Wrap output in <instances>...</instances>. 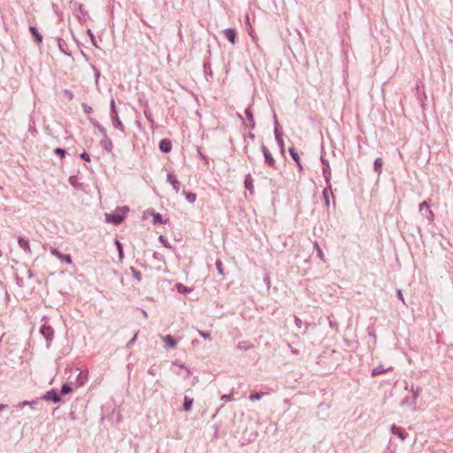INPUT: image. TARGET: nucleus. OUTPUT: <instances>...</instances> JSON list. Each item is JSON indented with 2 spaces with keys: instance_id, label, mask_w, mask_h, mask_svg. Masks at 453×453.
<instances>
[{
  "instance_id": "nucleus-1",
  "label": "nucleus",
  "mask_w": 453,
  "mask_h": 453,
  "mask_svg": "<svg viewBox=\"0 0 453 453\" xmlns=\"http://www.w3.org/2000/svg\"><path fill=\"white\" fill-rule=\"evenodd\" d=\"M125 218V213L119 214V213H107L105 214V220L108 223H111L114 225L120 224Z\"/></svg>"
},
{
  "instance_id": "nucleus-2",
  "label": "nucleus",
  "mask_w": 453,
  "mask_h": 453,
  "mask_svg": "<svg viewBox=\"0 0 453 453\" xmlns=\"http://www.w3.org/2000/svg\"><path fill=\"white\" fill-rule=\"evenodd\" d=\"M322 196H323V199H324L326 206L329 207V204H330L329 198H330V196L334 197L331 182H326V187L324 188Z\"/></svg>"
},
{
  "instance_id": "nucleus-3",
  "label": "nucleus",
  "mask_w": 453,
  "mask_h": 453,
  "mask_svg": "<svg viewBox=\"0 0 453 453\" xmlns=\"http://www.w3.org/2000/svg\"><path fill=\"white\" fill-rule=\"evenodd\" d=\"M321 162L324 165L322 173H323V176L326 180V182H331V169H330L329 162H328V160H326L323 157H321Z\"/></svg>"
},
{
  "instance_id": "nucleus-4",
  "label": "nucleus",
  "mask_w": 453,
  "mask_h": 453,
  "mask_svg": "<svg viewBox=\"0 0 453 453\" xmlns=\"http://www.w3.org/2000/svg\"><path fill=\"white\" fill-rule=\"evenodd\" d=\"M261 150L264 154V157H265V162L273 168H276V161L275 159L273 157V156L271 155V153L268 151V150L265 147V146H262L261 148Z\"/></svg>"
},
{
  "instance_id": "nucleus-5",
  "label": "nucleus",
  "mask_w": 453,
  "mask_h": 453,
  "mask_svg": "<svg viewBox=\"0 0 453 453\" xmlns=\"http://www.w3.org/2000/svg\"><path fill=\"white\" fill-rule=\"evenodd\" d=\"M45 401H53L54 403H59L61 398L58 395L57 391L55 389L49 390L45 395L42 397Z\"/></svg>"
},
{
  "instance_id": "nucleus-6",
  "label": "nucleus",
  "mask_w": 453,
  "mask_h": 453,
  "mask_svg": "<svg viewBox=\"0 0 453 453\" xmlns=\"http://www.w3.org/2000/svg\"><path fill=\"white\" fill-rule=\"evenodd\" d=\"M41 334L44 336L47 342L50 341L52 339L54 331L51 328V326L47 325H42L40 329Z\"/></svg>"
},
{
  "instance_id": "nucleus-7",
  "label": "nucleus",
  "mask_w": 453,
  "mask_h": 453,
  "mask_svg": "<svg viewBox=\"0 0 453 453\" xmlns=\"http://www.w3.org/2000/svg\"><path fill=\"white\" fill-rule=\"evenodd\" d=\"M51 254L55 257H58L62 262H65L66 264L72 263L71 256L68 254H62L60 251H58L57 249L51 250Z\"/></svg>"
},
{
  "instance_id": "nucleus-8",
  "label": "nucleus",
  "mask_w": 453,
  "mask_h": 453,
  "mask_svg": "<svg viewBox=\"0 0 453 453\" xmlns=\"http://www.w3.org/2000/svg\"><path fill=\"white\" fill-rule=\"evenodd\" d=\"M159 150L164 153H169L172 150V142L170 140L163 139L159 142Z\"/></svg>"
},
{
  "instance_id": "nucleus-9",
  "label": "nucleus",
  "mask_w": 453,
  "mask_h": 453,
  "mask_svg": "<svg viewBox=\"0 0 453 453\" xmlns=\"http://www.w3.org/2000/svg\"><path fill=\"white\" fill-rule=\"evenodd\" d=\"M167 180L172 184L173 189L178 193L180 189V183L173 173L167 174Z\"/></svg>"
},
{
  "instance_id": "nucleus-10",
  "label": "nucleus",
  "mask_w": 453,
  "mask_h": 453,
  "mask_svg": "<svg viewBox=\"0 0 453 453\" xmlns=\"http://www.w3.org/2000/svg\"><path fill=\"white\" fill-rule=\"evenodd\" d=\"M223 32H224L226 37L227 38V40L231 43L234 44L235 38H236V31H235V29H234V28H226Z\"/></svg>"
},
{
  "instance_id": "nucleus-11",
  "label": "nucleus",
  "mask_w": 453,
  "mask_h": 453,
  "mask_svg": "<svg viewBox=\"0 0 453 453\" xmlns=\"http://www.w3.org/2000/svg\"><path fill=\"white\" fill-rule=\"evenodd\" d=\"M391 432L393 434L398 436L401 439V441H404L406 438V434L404 433V431L401 427L396 426L395 425H393L391 426Z\"/></svg>"
},
{
  "instance_id": "nucleus-12",
  "label": "nucleus",
  "mask_w": 453,
  "mask_h": 453,
  "mask_svg": "<svg viewBox=\"0 0 453 453\" xmlns=\"http://www.w3.org/2000/svg\"><path fill=\"white\" fill-rule=\"evenodd\" d=\"M111 118L113 127L117 129L123 131L124 127H123L121 120L119 118L118 113L111 114Z\"/></svg>"
},
{
  "instance_id": "nucleus-13",
  "label": "nucleus",
  "mask_w": 453,
  "mask_h": 453,
  "mask_svg": "<svg viewBox=\"0 0 453 453\" xmlns=\"http://www.w3.org/2000/svg\"><path fill=\"white\" fill-rule=\"evenodd\" d=\"M18 243L21 249H23L26 252L30 253L31 249L29 245V241L24 237L18 238Z\"/></svg>"
},
{
  "instance_id": "nucleus-14",
  "label": "nucleus",
  "mask_w": 453,
  "mask_h": 453,
  "mask_svg": "<svg viewBox=\"0 0 453 453\" xmlns=\"http://www.w3.org/2000/svg\"><path fill=\"white\" fill-rule=\"evenodd\" d=\"M288 151H289V154L291 155L292 158L297 164V165L299 167V170L303 171V165L301 164L300 157H299V155L296 152V150L293 147H291V148L288 149Z\"/></svg>"
},
{
  "instance_id": "nucleus-15",
  "label": "nucleus",
  "mask_w": 453,
  "mask_h": 453,
  "mask_svg": "<svg viewBox=\"0 0 453 453\" xmlns=\"http://www.w3.org/2000/svg\"><path fill=\"white\" fill-rule=\"evenodd\" d=\"M162 340L167 348L173 349L176 347V341L171 335H165L162 337Z\"/></svg>"
},
{
  "instance_id": "nucleus-16",
  "label": "nucleus",
  "mask_w": 453,
  "mask_h": 453,
  "mask_svg": "<svg viewBox=\"0 0 453 453\" xmlns=\"http://www.w3.org/2000/svg\"><path fill=\"white\" fill-rule=\"evenodd\" d=\"M392 367H387L385 368L382 365H380L376 367H374L372 370V376H378L380 374H382L389 370H391Z\"/></svg>"
},
{
  "instance_id": "nucleus-17",
  "label": "nucleus",
  "mask_w": 453,
  "mask_h": 453,
  "mask_svg": "<svg viewBox=\"0 0 453 453\" xmlns=\"http://www.w3.org/2000/svg\"><path fill=\"white\" fill-rule=\"evenodd\" d=\"M245 188L250 192V194L254 193V185H253V179L250 175V173L247 174L245 177Z\"/></svg>"
},
{
  "instance_id": "nucleus-18",
  "label": "nucleus",
  "mask_w": 453,
  "mask_h": 453,
  "mask_svg": "<svg viewBox=\"0 0 453 453\" xmlns=\"http://www.w3.org/2000/svg\"><path fill=\"white\" fill-rule=\"evenodd\" d=\"M245 115H246V118L248 119V120L250 121V128H254L255 127V121H254L253 115H252L250 108H247L245 110Z\"/></svg>"
},
{
  "instance_id": "nucleus-19",
  "label": "nucleus",
  "mask_w": 453,
  "mask_h": 453,
  "mask_svg": "<svg viewBox=\"0 0 453 453\" xmlns=\"http://www.w3.org/2000/svg\"><path fill=\"white\" fill-rule=\"evenodd\" d=\"M382 164H383V161H382V158H381V157H377V158L374 160V163H373L374 171H375L377 173H379V174L381 173Z\"/></svg>"
},
{
  "instance_id": "nucleus-20",
  "label": "nucleus",
  "mask_w": 453,
  "mask_h": 453,
  "mask_svg": "<svg viewBox=\"0 0 453 453\" xmlns=\"http://www.w3.org/2000/svg\"><path fill=\"white\" fill-rule=\"evenodd\" d=\"M254 346L247 342H240L236 345V348L241 350H249L252 349Z\"/></svg>"
},
{
  "instance_id": "nucleus-21",
  "label": "nucleus",
  "mask_w": 453,
  "mask_h": 453,
  "mask_svg": "<svg viewBox=\"0 0 453 453\" xmlns=\"http://www.w3.org/2000/svg\"><path fill=\"white\" fill-rule=\"evenodd\" d=\"M193 404V399L185 395L184 396V403H183V409L187 411L191 410Z\"/></svg>"
},
{
  "instance_id": "nucleus-22",
  "label": "nucleus",
  "mask_w": 453,
  "mask_h": 453,
  "mask_svg": "<svg viewBox=\"0 0 453 453\" xmlns=\"http://www.w3.org/2000/svg\"><path fill=\"white\" fill-rule=\"evenodd\" d=\"M29 30L31 31V33L33 34V35L35 37V40L38 42H41L42 41V35L38 33L37 29L35 27H29Z\"/></svg>"
},
{
  "instance_id": "nucleus-23",
  "label": "nucleus",
  "mask_w": 453,
  "mask_h": 453,
  "mask_svg": "<svg viewBox=\"0 0 453 453\" xmlns=\"http://www.w3.org/2000/svg\"><path fill=\"white\" fill-rule=\"evenodd\" d=\"M183 195L186 196V199L189 202V203H195L196 200V195L195 193H187V192H183Z\"/></svg>"
},
{
  "instance_id": "nucleus-24",
  "label": "nucleus",
  "mask_w": 453,
  "mask_h": 453,
  "mask_svg": "<svg viewBox=\"0 0 453 453\" xmlns=\"http://www.w3.org/2000/svg\"><path fill=\"white\" fill-rule=\"evenodd\" d=\"M115 244L118 247L119 257L120 260H122L124 258V253H123L121 242L119 240H116Z\"/></svg>"
},
{
  "instance_id": "nucleus-25",
  "label": "nucleus",
  "mask_w": 453,
  "mask_h": 453,
  "mask_svg": "<svg viewBox=\"0 0 453 453\" xmlns=\"http://www.w3.org/2000/svg\"><path fill=\"white\" fill-rule=\"evenodd\" d=\"M35 404H37V401H35V400H33V401L25 400L23 402H20L18 406H19V408H23L26 405H35Z\"/></svg>"
},
{
  "instance_id": "nucleus-26",
  "label": "nucleus",
  "mask_w": 453,
  "mask_h": 453,
  "mask_svg": "<svg viewBox=\"0 0 453 453\" xmlns=\"http://www.w3.org/2000/svg\"><path fill=\"white\" fill-rule=\"evenodd\" d=\"M86 376L83 375L81 372H79L77 375V386H82L84 384Z\"/></svg>"
},
{
  "instance_id": "nucleus-27",
  "label": "nucleus",
  "mask_w": 453,
  "mask_h": 453,
  "mask_svg": "<svg viewBox=\"0 0 453 453\" xmlns=\"http://www.w3.org/2000/svg\"><path fill=\"white\" fill-rule=\"evenodd\" d=\"M264 395H265V393H255V394H252L250 396V400L252 401V402L260 400Z\"/></svg>"
},
{
  "instance_id": "nucleus-28",
  "label": "nucleus",
  "mask_w": 453,
  "mask_h": 453,
  "mask_svg": "<svg viewBox=\"0 0 453 453\" xmlns=\"http://www.w3.org/2000/svg\"><path fill=\"white\" fill-rule=\"evenodd\" d=\"M153 222L156 224V223H165V221L163 220L162 219V216L161 214L159 213H153Z\"/></svg>"
},
{
  "instance_id": "nucleus-29",
  "label": "nucleus",
  "mask_w": 453,
  "mask_h": 453,
  "mask_svg": "<svg viewBox=\"0 0 453 453\" xmlns=\"http://www.w3.org/2000/svg\"><path fill=\"white\" fill-rule=\"evenodd\" d=\"M72 390V388L67 383H65L61 388V394L66 395L70 393Z\"/></svg>"
},
{
  "instance_id": "nucleus-30",
  "label": "nucleus",
  "mask_w": 453,
  "mask_h": 453,
  "mask_svg": "<svg viewBox=\"0 0 453 453\" xmlns=\"http://www.w3.org/2000/svg\"><path fill=\"white\" fill-rule=\"evenodd\" d=\"M176 288H177L178 291L181 292V293H186V292L191 291L189 288H188L186 286L182 285L181 283H178L176 285Z\"/></svg>"
},
{
  "instance_id": "nucleus-31",
  "label": "nucleus",
  "mask_w": 453,
  "mask_h": 453,
  "mask_svg": "<svg viewBox=\"0 0 453 453\" xmlns=\"http://www.w3.org/2000/svg\"><path fill=\"white\" fill-rule=\"evenodd\" d=\"M216 268H217V271H218V273L219 274L224 275L223 265H222V262L220 260H217L216 261Z\"/></svg>"
},
{
  "instance_id": "nucleus-32",
  "label": "nucleus",
  "mask_w": 453,
  "mask_h": 453,
  "mask_svg": "<svg viewBox=\"0 0 453 453\" xmlns=\"http://www.w3.org/2000/svg\"><path fill=\"white\" fill-rule=\"evenodd\" d=\"M275 125H276V127H275V130H274L275 139H276V141H280V139H281V134L279 132V129H278V120L276 119H275Z\"/></svg>"
},
{
  "instance_id": "nucleus-33",
  "label": "nucleus",
  "mask_w": 453,
  "mask_h": 453,
  "mask_svg": "<svg viewBox=\"0 0 453 453\" xmlns=\"http://www.w3.org/2000/svg\"><path fill=\"white\" fill-rule=\"evenodd\" d=\"M104 148L108 152L111 151V150H112V142H111V140H109V139H108V140H106V141L104 142Z\"/></svg>"
},
{
  "instance_id": "nucleus-34",
  "label": "nucleus",
  "mask_w": 453,
  "mask_h": 453,
  "mask_svg": "<svg viewBox=\"0 0 453 453\" xmlns=\"http://www.w3.org/2000/svg\"><path fill=\"white\" fill-rule=\"evenodd\" d=\"M132 272H133V275H134V277L138 281H141V280H142V273H141L139 271H137V270H135V269H134V268H132Z\"/></svg>"
},
{
  "instance_id": "nucleus-35",
  "label": "nucleus",
  "mask_w": 453,
  "mask_h": 453,
  "mask_svg": "<svg viewBox=\"0 0 453 453\" xmlns=\"http://www.w3.org/2000/svg\"><path fill=\"white\" fill-rule=\"evenodd\" d=\"M110 106H111V115L114 114V113H118V111H116L115 101L113 98L111 99Z\"/></svg>"
},
{
  "instance_id": "nucleus-36",
  "label": "nucleus",
  "mask_w": 453,
  "mask_h": 453,
  "mask_svg": "<svg viewBox=\"0 0 453 453\" xmlns=\"http://www.w3.org/2000/svg\"><path fill=\"white\" fill-rule=\"evenodd\" d=\"M198 334H199L200 336H202L204 339H210L211 338L210 332H203L202 330H198Z\"/></svg>"
},
{
  "instance_id": "nucleus-37",
  "label": "nucleus",
  "mask_w": 453,
  "mask_h": 453,
  "mask_svg": "<svg viewBox=\"0 0 453 453\" xmlns=\"http://www.w3.org/2000/svg\"><path fill=\"white\" fill-rule=\"evenodd\" d=\"M82 107H83L84 111H85L86 113L90 114V113H92V112H93V109H92V107H91V106H89V105H88V104H82Z\"/></svg>"
},
{
  "instance_id": "nucleus-38",
  "label": "nucleus",
  "mask_w": 453,
  "mask_h": 453,
  "mask_svg": "<svg viewBox=\"0 0 453 453\" xmlns=\"http://www.w3.org/2000/svg\"><path fill=\"white\" fill-rule=\"evenodd\" d=\"M317 253H318V257H319V259L322 260V261H325V256H324V253H323V251H322L320 247H318Z\"/></svg>"
},
{
  "instance_id": "nucleus-39",
  "label": "nucleus",
  "mask_w": 453,
  "mask_h": 453,
  "mask_svg": "<svg viewBox=\"0 0 453 453\" xmlns=\"http://www.w3.org/2000/svg\"><path fill=\"white\" fill-rule=\"evenodd\" d=\"M427 211H428V216L426 217V219H428V221L432 222L434 220V214L433 211H431L429 208H428Z\"/></svg>"
},
{
  "instance_id": "nucleus-40",
  "label": "nucleus",
  "mask_w": 453,
  "mask_h": 453,
  "mask_svg": "<svg viewBox=\"0 0 453 453\" xmlns=\"http://www.w3.org/2000/svg\"><path fill=\"white\" fill-rule=\"evenodd\" d=\"M429 208V205H428V203L426 201H424L423 203H421L419 204V211H421L423 209H426L428 210Z\"/></svg>"
},
{
  "instance_id": "nucleus-41",
  "label": "nucleus",
  "mask_w": 453,
  "mask_h": 453,
  "mask_svg": "<svg viewBox=\"0 0 453 453\" xmlns=\"http://www.w3.org/2000/svg\"><path fill=\"white\" fill-rule=\"evenodd\" d=\"M81 157L87 161V162H89L90 161V157H89V155L87 153V152H83L81 154Z\"/></svg>"
},
{
  "instance_id": "nucleus-42",
  "label": "nucleus",
  "mask_w": 453,
  "mask_h": 453,
  "mask_svg": "<svg viewBox=\"0 0 453 453\" xmlns=\"http://www.w3.org/2000/svg\"><path fill=\"white\" fill-rule=\"evenodd\" d=\"M221 400L224 401V402H226V401H229V400H234L232 395H223L221 396Z\"/></svg>"
},
{
  "instance_id": "nucleus-43",
  "label": "nucleus",
  "mask_w": 453,
  "mask_h": 453,
  "mask_svg": "<svg viewBox=\"0 0 453 453\" xmlns=\"http://www.w3.org/2000/svg\"><path fill=\"white\" fill-rule=\"evenodd\" d=\"M69 183L71 185H73V187H76L77 186L76 177L75 176H71L69 178Z\"/></svg>"
},
{
  "instance_id": "nucleus-44",
  "label": "nucleus",
  "mask_w": 453,
  "mask_h": 453,
  "mask_svg": "<svg viewBox=\"0 0 453 453\" xmlns=\"http://www.w3.org/2000/svg\"><path fill=\"white\" fill-rule=\"evenodd\" d=\"M411 391L413 393V398H414V400H416L419 395V388H417L416 389L412 388Z\"/></svg>"
},
{
  "instance_id": "nucleus-45",
  "label": "nucleus",
  "mask_w": 453,
  "mask_h": 453,
  "mask_svg": "<svg viewBox=\"0 0 453 453\" xmlns=\"http://www.w3.org/2000/svg\"><path fill=\"white\" fill-rule=\"evenodd\" d=\"M397 296L403 302V303L405 304V300L403 298V293H402L401 289L397 290Z\"/></svg>"
},
{
  "instance_id": "nucleus-46",
  "label": "nucleus",
  "mask_w": 453,
  "mask_h": 453,
  "mask_svg": "<svg viewBox=\"0 0 453 453\" xmlns=\"http://www.w3.org/2000/svg\"><path fill=\"white\" fill-rule=\"evenodd\" d=\"M54 152L56 154L61 155V156H64L65 153V150L64 149H60V148L55 149Z\"/></svg>"
},
{
  "instance_id": "nucleus-47",
  "label": "nucleus",
  "mask_w": 453,
  "mask_h": 453,
  "mask_svg": "<svg viewBox=\"0 0 453 453\" xmlns=\"http://www.w3.org/2000/svg\"><path fill=\"white\" fill-rule=\"evenodd\" d=\"M295 324H296V326L298 328H301V326H302V320L299 318L295 317Z\"/></svg>"
},
{
  "instance_id": "nucleus-48",
  "label": "nucleus",
  "mask_w": 453,
  "mask_h": 453,
  "mask_svg": "<svg viewBox=\"0 0 453 453\" xmlns=\"http://www.w3.org/2000/svg\"><path fill=\"white\" fill-rule=\"evenodd\" d=\"M65 94L67 96V97H68V99H69V100H73V94L71 91H69V90L65 89Z\"/></svg>"
},
{
  "instance_id": "nucleus-49",
  "label": "nucleus",
  "mask_w": 453,
  "mask_h": 453,
  "mask_svg": "<svg viewBox=\"0 0 453 453\" xmlns=\"http://www.w3.org/2000/svg\"><path fill=\"white\" fill-rule=\"evenodd\" d=\"M98 128H99V131L101 132V134H102L104 137H106V136H107V134H106V130H105V128H104V127H100V126L98 127Z\"/></svg>"
},
{
  "instance_id": "nucleus-50",
  "label": "nucleus",
  "mask_w": 453,
  "mask_h": 453,
  "mask_svg": "<svg viewBox=\"0 0 453 453\" xmlns=\"http://www.w3.org/2000/svg\"><path fill=\"white\" fill-rule=\"evenodd\" d=\"M279 146L280 147L281 150H284V142L282 139H280V141H277Z\"/></svg>"
},
{
  "instance_id": "nucleus-51",
  "label": "nucleus",
  "mask_w": 453,
  "mask_h": 453,
  "mask_svg": "<svg viewBox=\"0 0 453 453\" xmlns=\"http://www.w3.org/2000/svg\"><path fill=\"white\" fill-rule=\"evenodd\" d=\"M144 114L146 116V118L150 121V122H153V119L151 118V115L148 113L147 111H144Z\"/></svg>"
},
{
  "instance_id": "nucleus-52",
  "label": "nucleus",
  "mask_w": 453,
  "mask_h": 453,
  "mask_svg": "<svg viewBox=\"0 0 453 453\" xmlns=\"http://www.w3.org/2000/svg\"><path fill=\"white\" fill-rule=\"evenodd\" d=\"M136 337H137V334H134V338L129 342V344H130V345H131V344H133V343L135 342Z\"/></svg>"
},
{
  "instance_id": "nucleus-53",
  "label": "nucleus",
  "mask_w": 453,
  "mask_h": 453,
  "mask_svg": "<svg viewBox=\"0 0 453 453\" xmlns=\"http://www.w3.org/2000/svg\"><path fill=\"white\" fill-rule=\"evenodd\" d=\"M289 347L291 348V352H292L293 354H298V350H297V349H296L292 348L291 346H289Z\"/></svg>"
},
{
  "instance_id": "nucleus-54",
  "label": "nucleus",
  "mask_w": 453,
  "mask_h": 453,
  "mask_svg": "<svg viewBox=\"0 0 453 453\" xmlns=\"http://www.w3.org/2000/svg\"><path fill=\"white\" fill-rule=\"evenodd\" d=\"M148 372H149V374H150V375H152V376H154V375H155V371H154L153 369H150V370L148 371Z\"/></svg>"
},
{
  "instance_id": "nucleus-55",
  "label": "nucleus",
  "mask_w": 453,
  "mask_h": 453,
  "mask_svg": "<svg viewBox=\"0 0 453 453\" xmlns=\"http://www.w3.org/2000/svg\"><path fill=\"white\" fill-rule=\"evenodd\" d=\"M78 8H79V11L81 12V13L83 14L82 5L81 4H78Z\"/></svg>"
},
{
  "instance_id": "nucleus-56",
  "label": "nucleus",
  "mask_w": 453,
  "mask_h": 453,
  "mask_svg": "<svg viewBox=\"0 0 453 453\" xmlns=\"http://www.w3.org/2000/svg\"><path fill=\"white\" fill-rule=\"evenodd\" d=\"M6 407H7V405H6V404H0V411H1L2 410H4V408H6Z\"/></svg>"
},
{
  "instance_id": "nucleus-57",
  "label": "nucleus",
  "mask_w": 453,
  "mask_h": 453,
  "mask_svg": "<svg viewBox=\"0 0 453 453\" xmlns=\"http://www.w3.org/2000/svg\"><path fill=\"white\" fill-rule=\"evenodd\" d=\"M203 67H204V70L206 71V68H210V64L209 63H205Z\"/></svg>"
},
{
  "instance_id": "nucleus-58",
  "label": "nucleus",
  "mask_w": 453,
  "mask_h": 453,
  "mask_svg": "<svg viewBox=\"0 0 453 453\" xmlns=\"http://www.w3.org/2000/svg\"><path fill=\"white\" fill-rule=\"evenodd\" d=\"M318 247H319L318 242H314V248L316 249V250L318 251Z\"/></svg>"
},
{
  "instance_id": "nucleus-59",
  "label": "nucleus",
  "mask_w": 453,
  "mask_h": 453,
  "mask_svg": "<svg viewBox=\"0 0 453 453\" xmlns=\"http://www.w3.org/2000/svg\"><path fill=\"white\" fill-rule=\"evenodd\" d=\"M123 210H124L123 213H125V214H126L127 211H128V208L127 207H124Z\"/></svg>"
},
{
  "instance_id": "nucleus-60",
  "label": "nucleus",
  "mask_w": 453,
  "mask_h": 453,
  "mask_svg": "<svg viewBox=\"0 0 453 453\" xmlns=\"http://www.w3.org/2000/svg\"><path fill=\"white\" fill-rule=\"evenodd\" d=\"M0 189H2V187L0 186Z\"/></svg>"
}]
</instances>
